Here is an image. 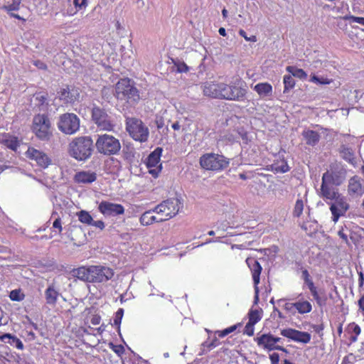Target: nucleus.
Segmentation results:
<instances>
[{"instance_id":"13d9d810","label":"nucleus","mask_w":364,"mask_h":364,"mask_svg":"<svg viewBox=\"0 0 364 364\" xmlns=\"http://www.w3.org/2000/svg\"><path fill=\"white\" fill-rule=\"evenodd\" d=\"M101 321V316L98 314H93L92 315L91 318H90V323L94 325V326H96V325H98L100 324Z\"/></svg>"},{"instance_id":"423d86ee","label":"nucleus","mask_w":364,"mask_h":364,"mask_svg":"<svg viewBox=\"0 0 364 364\" xmlns=\"http://www.w3.org/2000/svg\"><path fill=\"white\" fill-rule=\"evenodd\" d=\"M95 146L98 153L105 156L116 155L121 149L119 140L108 134L98 135Z\"/></svg>"},{"instance_id":"e2e57ef3","label":"nucleus","mask_w":364,"mask_h":364,"mask_svg":"<svg viewBox=\"0 0 364 364\" xmlns=\"http://www.w3.org/2000/svg\"><path fill=\"white\" fill-rule=\"evenodd\" d=\"M358 305L359 307V310L364 315V294L360 296V298L358 301Z\"/></svg>"},{"instance_id":"a878e982","label":"nucleus","mask_w":364,"mask_h":364,"mask_svg":"<svg viewBox=\"0 0 364 364\" xmlns=\"http://www.w3.org/2000/svg\"><path fill=\"white\" fill-rule=\"evenodd\" d=\"M21 5V0H12L11 2L8 1L7 4L2 6L1 9L6 11L10 17L26 22L25 18L14 13L20 9Z\"/></svg>"},{"instance_id":"de8ad7c7","label":"nucleus","mask_w":364,"mask_h":364,"mask_svg":"<svg viewBox=\"0 0 364 364\" xmlns=\"http://www.w3.org/2000/svg\"><path fill=\"white\" fill-rule=\"evenodd\" d=\"M174 65L177 68V71L178 73H186L188 71V67L184 62H174Z\"/></svg>"},{"instance_id":"69168bd1","label":"nucleus","mask_w":364,"mask_h":364,"mask_svg":"<svg viewBox=\"0 0 364 364\" xmlns=\"http://www.w3.org/2000/svg\"><path fill=\"white\" fill-rule=\"evenodd\" d=\"M255 288V298H254V303L255 304H257L259 301V287L258 285L254 284Z\"/></svg>"},{"instance_id":"a211bd4d","label":"nucleus","mask_w":364,"mask_h":364,"mask_svg":"<svg viewBox=\"0 0 364 364\" xmlns=\"http://www.w3.org/2000/svg\"><path fill=\"white\" fill-rule=\"evenodd\" d=\"M99 211L105 216H116L124 213V208L121 204L102 200L98 205Z\"/></svg>"},{"instance_id":"774afa93","label":"nucleus","mask_w":364,"mask_h":364,"mask_svg":"<svg viewBox=\"0 0 364 364\" xmlns=\"http://www.w3.org/2000/svg\"><path fill=\"white\" fill-rule=\"evenodd\" d=\"M339 237L341 238H342L344 241L347 242L348 241V237L347 235L344 233L343 230H341L338 231V232Z\"/></svg>"},{"instance_id":"6e6552de","label":"nucleus","mask_w":364,"mask_h":364,"mask_svg":"<svg viewBox=\"0 0 364 364\" xmlns=\"http://www.w3.org/2000/svg\"><path fill=\"white\" fill-rule=\"evenodd\" d=\"M80 120L74 113H65L60 116L58 122V129L63 134L72 135L80 129Z\"/></svg>"},{"instance_id":"a19ab883","label":"nucleus","mask_w":364,"mask_h":364,"mask_svg":"<svg viewBox=\"0 0 364 364\" xmlns=\"http://www.w3.org/2000/svg\"><path fill=\"white\" fill-rule=\"evenodd\" d=\"M9 298L14 301H21L24 299L25 295L21 289H14L10 292Z\"/></svg>"},{"instance_id":"72a5a7b5","label":"nucleus","mask_w":364,"mask_h":364,"mask_svg":"<svg viewBox=\"0 0 364 364\" xmlns=\"http://www.w3.org/2000/svg\"><path fill=\"white\" fill-rule=\"evenodd\" d=\"M254 90L260 97H264L272 94V86L268 82H260L255 86Z\"/></svg>"},{"instance_id":"bb28decb","label":"nucleus","mask_w":364,"mask_h":364,"mask_svg":"<svg viewBox=\"0 0 364 364\" xmlns=\"http://www.w3.org/2000/svg\"><path fill=\"white\" fill-rule=\"evenodd\" d=\"M154 213H155L154 210H150L144 213L139 219L141 224L142 225H149L155 223L163 222V218H161L159 214H156V215H154L153 214Z\"/></svg>"},{"instance_id":"5701e85b","label":"nucleus","mask_w":364,"mask_h":364,"mask_svg":"<svg viewBox=\"0 0 364 364\" xmlns=\"http://www.w3.org/2000/svg\"><path fill=\"white\" fill-rule=\"evenodd\" d=\"M73 180L75 183L78 184H90L97 180V173L90 170L80 171L75 173Z\"/></svg>"},{"instance_id":"2f4dec72","label":"nucleus","mask_w":364,"mask_h":364,"mask_svg":"<svg viewBox=\"0 0 364 364\" xmlns=\"http://www.w3.org/2000/svg\"><path fill=\"white\" fill-rule=\"evenodd\" d=\"M272 170L276 173H286L289 171L287 161L282 158L277 159L271 165Z\"/></svg>"},{"instance_id":"20e7f679","label":"nucleus","mask_w":364,"mask_h":364,"mask_svg":"<svg viewBox=\"0 0 364 364\" xmlns=\"http://www.w3.org/2000/svg\"><path fill=\"white\" fill-rule=\"evenodd\" d=\"M32 132L41 141H49L53 136V127L47 114H36L31 124Z\"/></svg>"},{"instance_id":"f3484780","label":"nucleus","mask_w":364,"mask_h":364,"mask_svg":"<svg viewBox=\"0 0 364 364\" xmlns=\"http://www.w3.org/2000/svg\"><path fill=\"white\" fill-rule=\"evenodd\" d=\"M281 335L295 342L306 344L310 342L311 336L306 331L288 328L281 331Z\"/></svg>"},{"instance_id":"0eeeda50","label":"nucleus","mask_w":364,"mask_h":364,"mask_svg":"<svg viewBox=\"0 0 364 364\" xmlns=\"http://www.w3.org/2000/svg\"><path fill=\"white\" fill-rule=\"evenodd\" d=\"M125 125L127 132L134 141L141 143L148 141L149 128L140 119L128 117L126 119Z\"/></svg>"},{"instance_id":"4468645a","label":"nucleus","mask_w":364,"mask_h":364,"mask_svg":"<svg viewBox=\"0 0 364 364\" xmlns=\"http://www.w3.org/2000/svg\"><path fill=\"white\" fill-rule=\"evenodd\" d=\"M25 154L28 159L34 161L40 168L43 169L48 168L52 163L51 159L47 154L34 147H28Z\"/></svg>"},{"instance_id":"09e8293b","label":"nucleus","mask_w":364,"mask_h":364,"mask_svg":"<svg viewBox=\"0 0 364 364\" xmlns=\"http://www.w3.org/2000/svg\"><path fill=\"white\" fill-rule=\"evenodd\" d=\"M109 347L118 355H121L124 353V348L122 345H114L110 343Z\"/></svg>"},{"instance_id":"6e6d98bb","label":"nucleus","mask_w":364,"mask_h":364,"mask_svg":"<svg viewBox=\"0 0 364 364\" xmlns=\"http://www.w3.org/2000/svg\"><path fill=\"white\" fill-rule=\"evenodd\" d=\"M239 135H240V138L242 139L243 144H247L250 142V139L249 138V134H248L247 132H246V131L239 132Z\"/></svg>"},{"instance_id":"c756f323","label":"nucleus","mask_w":364,"mask_h":364,"mask_svg":"<svg viewBox=\"0 0 364 364\" xmlns=\"http://www.w3.org/2000/svg\"><path fill=\"white\" fill-rule=\"evenodd\" d=\"M60 294L55 289L53 284L49 285L45 291L46 304L50 306H55Z\"/></svg>"},{"instance_id":"3c124183","label":"nucleus","mask_w":364,"mask_h":364,"mask_svg":"<svg viewBox=\"0 0 364 364\" xmlns=\"http://www.w3.org/2000/svg\"><path fill=\"white\" fill-rule=\"evenodd\" d=\"M255 325L252 323L247 322L245 327L244 333L249 336H252L254 335Z\"/></svg>"},{"instance_id":"603ef678","label":"nucleus","mask_w":364,"mask_h":364,"mask_svg":"<svg viewBox=\"0 0 364 364\" xmlns=\"http://www.w3.org/2000/svg\"><path fill=\"white\" fill-rule=\"evenodd\" d=\"M124 314L123 309H119L115 314V317L114 318V325H119Z\"/></svg>"},{"instance_id":"338daca9","label":"nucleus","mask_w":364,"mask_h":364,"mask_svg":"<svg viewBox=\"0 0 364 364\" xmlns=\"http://www.w3.org/2000/svg\"><path fill=\"white\" fill-rule=\"evenodd\" d=\"M313 328L316 331V333L319 334V333H322V331H323L324 326H323V324L314 325L313 326Z\"/></svg>"},{"instance_id":"49530a36","label":"nucleus","mask_w":364,"mask_h":364,"mask_svg":"<svg viewBox=\"0 0 364 364\" xmlns=\"http://www.w3.org/2000/svg\"><path fill=\"white\" fill-rule=\"evenodd\" d=\"M220 89H221V93H220V100H225L230 101L228 84L223 82V85Z\"/></svg>"},{"instance_id":"f03ea898","label":"nucleus","mask_w":364,"mask_h":364,"mask_svg":"<svg viewBox=\"0 0 364 364\" xmlns=\"http://www.w3.org/2000/svg\"><path fill=\"white\" fill-rule=\"evenodd\" d=\"M68 150L71 157L78 161H85L92 155L93 140L90 136L75 137L69 143Z\"/></svg>"},{"instance_id":"58836bf2","label":"nucleus","mask_w":364,"mask_h":364,"mask_svg":"<svg viewBox=\"0 0 364 364\" xmlns=\"http://www.w3.org/2000/svg\"><path fill=\"white\" fill-rule=\"evenodd\" d=\"M304 203L302 198H298L295 203L293 210V215L296 218H299L303 213Z\"/></svg>"},{"instance_id":"a18cd8bd","label":"nucleus","mask_w":364,"mask_h":364,"mask_svg":"<svg viewBox=\"0 0 364 364\" xmlns=\"http://www.w3.org/2000/svg\"><path fill=\"white\" fill-rule=\"evenodd\" d=\"M333 174L328 171L325 172L322 176V183L325 185H331L333 183Z\"/></svg>"},{"instance_id":"ddd939ff","label":"nucleus","mask_w":364,"mask_h":364,"mask_svg":"<svg viewBox=\"0 0 364 364\" xmlns=\"http://www.w3.org/2000/svg\"><path fill=\"white\" fill-rule=\"evenodd\" d=\"M301 277L304 282V284L309 289L311 294L315 300L316 304L320 307L326 306L327 303V296L326 295L321 296L319 294L317 288L315 286L312 279L311 278L309 272L306 269H302Z\"/></svg>"},{"instance_id":"9d476101","label":"nucleus","mask_w":364,"mask_h":364,"mask_svg":"<svg viewBox=\"0 0 364 364\" xmlns=\"http://www.w3.org/2000/svg\"><path fill=\"white\" fill-rule=\"evenodd\" d=\"M92 119L97 127L104 131H112L114 129L110 117L107 112L99 107H94L92 109Z\"/></svg>"},{"instance_id":"c03bdc74","label":"nucleus","mask_w":364,"mask_h":364,"mask_svg":"<svg viewBox=\"0 0 364 364\" xmlns=\"http://www.w3.org/2000/svg\"><path fill=\"white\" fill-rule=\"evenodd\" d=\"M73 1L77 11L85 9L88 5V0H73Z\"/></svg>"},{"instance_id":"0e129e2a","label":"nucleus","mask_w":364,"mask_h":364,"mask_svg":"<svg viewBox=\"0 0 364 364\" xmlns=\"http://www.w3.org/2000/svg\"><path fill=\"white\" fill-rule=\"evenodd\" d=\"M36 100L39 101L41 105L44 104L47 100V97L41 93H38L36 97Z\"/></svg>"},{"instance_id":"f257e3e1","label":"nucleus","mask_w":364,"mask_h":364,"mask_svg":"<svg viewBox=\"0 0 364 364\" xmlns=\"http://www.w3.org/2000/svg\"><path fill=\"white\" fill-rule=\"evenodd\" d=\"M73 276L88 283H106L114 275V270L107 266H82L72 271Z\"/></svg>"},{"instance_id":"7ed1b4c3","label":"nucleus","mask_w":364,"mask_h":364,"mask_svg":"<svg viewBox=\"0 0 364 364\" xmlns=\"http://www.w3.org/2000/svg\"><path fill=\"white\" fill-rule=\"evenodd\" d=\"M115 97L117 100H125L128 103L138 102L140 99L139 92L130 79L121 78L115 85Z\"/></svg>"},{"instance_id":"473e14b6","label":"nucleus","mask_w":364,"mask_h":364,"mask_svg":"<svg viewBox=\"0 0 364 364\" xmlns=\"http://www.w3.org/2000/svg\"><path fill=\"white\" fill-rule=\"evenodd\" d=\"M1 143L13 151H16L19 146L18 138L9 134L4 135Z\"/></svg>"},{"instance_id":"c9c22d12","label":"nucleus","mask_w":364,"mask_h":364,"mask_svg":"<svg viewBox=\"0 0 364 364\" xmlns=\"http://www.w3.org/2000/svg\"><path fill=\"white\" fill-rule=\"evenodd\" d=\"M6 338H9V339H11L12 340L13 343H15L16 345V347L19 349V350H23V344L22 343V341L18 338L17 337L14 336H12L11 334L10 333H4L3 334L2 336H0V340L3 342H6Z\"/></svg>"},{"instance_id":"c85d7f7f","label":"nucleus","mask_w":364,"mask_h":364,"mask_svg":"<svg viewBox=\"0 0 364 364\" xmlns=\"http://www.w3.org/2000/svg\"><path fill=\"white\" fill-rule=\"evenodd\" d=\"M321 195L323 198L331 200H334L341 196L334 188L325 184H321Z\"/></svg>"},{"instance_id":"4d7b16f0","label":"nucleus","mask_w":364,"mask_h":364,"mask_svg":"<svg viewBox=\"0 0 364 364\" xmlns=\"http://www.w3.org/2000/svg\"><path fill=\"white\" fill-rule=\"evenodd\" d=\"M33 64L40 70H46L48 69L47 65L40 60H34Z\"/></svg>"},{"instance_id":"2eb2a0df","label":"nucleus","mask_w":364,"mask_h":364,"mask_svg":"<svg viewBox=\"0 0 364 364\" xmlns=\"http://www.w3.org/2000/svg\"><path fill=\"white\" fill-rule=\"evenodd\" d=\"M254 341L259 348L265 350L272 351L274 350H278L287 353V349L283 346L274 345V335L271 333L257 335V336L254 338Z\"/></svg>"},{"instance_id":"4be33fe9","label":"nucleus","mask_w":364,"mask_h":364,"mask_svg":"<svg viewBox=\"0 0 364 364\" xmlns=\"http://www.w3.org/2000/svg\"><path fill=\"white\" fill-rule=\"evenodd\" d=\"M222 85L223 82H205L202 86L203 95L210 98L220 100Z\"/></svg>"},{"instance_id":"864d4df0","label":"nucleus","mask_w":364,"mask_h":364,"mask_svg":"<svg viewBox=\"0 0 364 364\" xmlns=\"http://www.w3.org/2000/svg\"><path fill=\"white\" fill-rule=\"evenodd\" d=\"M239 34L242 37H243L247 41L256 42L257 40L256 36L253 35V36H251L250 37H249V36H247L246 32L242 29H240L239 31Z\"/></svg>"},{"instance_id":"412c9836","label":"nucleus","mask_w":364,"mask_h":364,"mask_svg":"<svg viewBox=\"0 0 364 364\" xmlns=\"http://www.w3.org/2000/svg\"><path fill=\"white\" fill-rule=\"evenodd\" d=\"M348 194L353 198L360 197L364 194V186L358 176H353L348 181Z\"/></svg>"},{"instance_id":"6ab92c4d","label":"nucleus","mask_w":364,"mask_h":364,"mask_svg":"<svg viewBox=\"0 0 364 364\" xmlns=\"http://www.w3.org/2000/svg\"><path fill=\"white\" fill-rule=\"evenodd\" d=\"M348 208L349 205L346 203L343 196H341L335 199L334 203H331L330 206L333 221L336 223L339 218L343 215Z\"/></svg>"},{"instance_id":"9b49d317","label":"nucleus","mask_w":364,"mask_h":364,"mask_svg":"<svg viewBox=\"0 0 364 364\" xmlns=\"http://www.w3.org/2000/svg\"><path fill=\"white\" fill-rule=\"evenodd\" d=\"M163 152L161 147H156L149 154L146 160V165L149 173L154 177L157 178L162 169L161 157Z\"/></svg>"},{"instance_id":"ea45409f","label":"nucleus","mask_w":364,"mask_h":364,"mask_svg":"<svg viewBox=\"0 0 364 364\" xmlns=\"http://www.w3.org/2000/svg\"><path fill=\"white\" fill-rule=\"evenodd\" d=\"M310 81L318 85H329L333 80L324 77H319L314 74L311 75Z\"/></svg>"},{"instance_id":"f8f14e48","label":"nucleus","mask_w":364,"mask_h":364,"mask_svg":"<svg viewBox=\"0 0 364 364\" xmlns=\"http://www.w3.org/2000/svg\"><path fill=\"white\" fill-rule=\"evenodd\" d=\"M302 294L298 296V299L294 302H287L284 305V309L291 314L298 313L299 314H309L312 311L313 306L310 301L304 299Z\"/></svg>"},{"instance_id":"79ce46f5","label":"nucleus","mask_w":364,"mask_h":364,"mask_svg":"<svg viewBox=\"0 0 364 364\" xmlns=\"http://www.w3.org/2000/svg\"><path fill=\"white\" fill-rule=\"evenodd\" d=\"M249 321L248 322L252 323L253 324H256L261 320V316L259 311L258 310H250L249 314Z\"/></svg>"},{"instance_id":"b1692460","label":"nucleus","mask_w":364,"mask_h":364,"mask_svg":"<svg viewBox=\"0 0 364 364\" xmlns=\"http://www.w3.org/2000/svg\"><path fill=\"white\" fill-rule=\"evenodd\" d=\"M246 263L251 270L254 284L258 285L260 282V274L262 270V266L254 257H247Z\"/></svg>"},{"instance_id":"37998d69","label":"nucleus","mask_w":364,"mask_h":364,"mask_svg":"<svg viewBox=\"0 0 364 364\" xmlns=\"http://www.w3.org/2000/svg\"><path fill=\"white\" fill-rule=\"evenodd\" d=\"M344 19L348 21L350 24H352L353 23H359L362 26H364V17H359V16H346L344 17Z\"/></svg>"},{"instance_id":"e433bc0d","label":"nucleus","mask_w":364,"mask_h":364,"mask_svg":"<svg viewBox=\"0 0 364 364\" xmlns=\"http://www.w3.org/2000/svg\"><path fill=\"white\" fill-rule=\"evenodd\" d=\"M284 92H287L295 86V80L291 75H285L283 78Z\"/></svg>"},{"instance_id":"aec40b11","label":"nucleus","mask_w":364,"mask_h":364,"mask_svg":"<svg viewBox=\"0 0 364 364\" xmlns=\"http://www.w3.org/2000/svg\"><path fill=\"white\" fill-rule=\"evenodd\" d=\"M60 100L65 103H73L78 100L80 92L74 86L66 85L58 92Z\"/></svg>"},{"instance_id":"5fc2aeb1","label":"nucleus","mask_w":364,"mask_h":364,"mask_svg":"<svg viewBox=\"0 0 364 364\" xmlns=\"http://www.w3.org/2000/svg\"><path fill=\"white\" fill-rule=\"evenodd\" d=\"M155 124L158 129H162L165 126V121L162 116H156L155 119Z\"/></svg>"},{"instance_id":"680f3d73","label":"nucleus","mask_w":364,"mask_h":364,"mask_svg":"<svg viewBox=\"0 0 364 364\" xmlns=\"http://www.w3.org/2000/svg\"><path fill=\"white\" fill-rule=\"evenodd\" d=\"M90 225L95 226V228H99L100 230H104L105 225L102 220H93L92 223H91Z\"/></svg>"},{"instance_id":"bf43d9fd","label":"nucleus","mask_w":364,"mask_h":364,"mask_svg":"<svg viewBox=\"0 0 364 364\" xmlns=\"http://www.w3.org/2000/svg\"><path fill=\"white\" fill-rule=\"evenodd\" d=\"M341 364H354L353 354H349L348 355H346L343 358Z\"/></svg>"},{"instance_id":"1a4fd4ad","label":"nucleus","mask_w":364,"mask_h":364,"mask_svg":"<svg viewBox=\"0 0 364 364\" xmlns=\"http://www.w3.org/2000/svg\"><path fill=\"white\" fill-rule=\"evenodd\" d=\"M179 210V202L177 199H168L159 204L154 209L156 214H159L163 222L174 217Z\"/></svg>"},{"instance_id":"4c0bfd02","label":"nucleus","mask_w":364,"mask_h":364,"mask_svg":"<svg viewBox=\"0 0 364 364\" xmlns=\"http://www.w3.org/2000/svg\"><path fill=\"white\" fill-rule=\"evenodd\" d=\"M78 220L84 224L90 225L92 223V218L91 215L86 210H80L77 213Z\"/></svg>"},{"instance_id":"7c9ffc66","label":"nucleus","mask_w":364,"mask_h":364,"mask_svg":"<svg viewBox=\"0 0 364 364\" xmlns=\"http://www.w3.org/2000/svg\"><path fill=\"white\" fill-rule=\"evenodd\" d=\"M346 332L350 335V343H355L358 341V337L361 333L360 327L355 322H351L346 327Z\"/></svg>"},{"instance_id":"dca6fc26","label":"nucleus","mask_w":364,"mask_h":364,"mask_svg":"<svg viewBox=\"0 0 364 364\" xmlns=\"http://www.w3.org/2000/svg\"><path fill=\"white\" fill-rule=\"evenodd\" d=\"M230 101H243L247 95V85L246 83L242 80L239 79L235 82L228 84Z\"/></svg>"},{"instance_id":"f704fd0d","label":"nucleus","mask_w":364,"mask_h":364,"mask_svg":"<svg viewBox=\"0 0 364 364\" xmlns=\"http://www.w3.org/2000/svg\"><path fill=\"white\" fill-rule=\"evenodd\" d=\"M286 70L293 77H297L300 80H305L307 77L306 73L301 68H298L296 66L289 65L286 68Z\"/></svg>"},{"instance_id":"052dcab7","label":"nucleus","mask_w":364,"mask_h":364,"mask_svg":"<svg viewBox=\"0 0 364 364\" xmlns=\"http://www.w3.org/2000/svg\"><path fill=\"white\" fill-rule=\"evenodd\" d=\"M269 359L271 364H279V355L277 353H273L272 354L269 355Z\"/></svg>"},{"instance_id":"8fccbe9b","label":"nucleus","mask_w":364,"mask_h":364,"mask_svg":"<svg viewBox=\"0 0 364 364\" xmlns=\"http://www.w3.org/2000/svg\"><path fill=\"white\" fill-rule=\"evenodd\" d=\"M53 228L58 230V233L59 235L61 234L63 231V226H62V220L61 218L58 216L53 223Z\"/></svg>"},{"instance_id":"39448f33","label":"nucleus","mask_w":364,"mask_h":364,"mask_svg":"<svg viewBox=\"0 0 364 364\" xmlns=\"http://www.w3.org/2000/svg\"><path fill=\"white\" fill-rule=\"evenodd\" d=\"M199 163L202 168L218 172L227 168L230 160L222 154L206 153L200 157Z\"/></svg>"},{"instance_id":"cd10ccee","label":"nucleus","mask_w":364,"mask_h":364,"mask_svg":"<svg viewBox=\"0 0 364 364\" xmlns=\"http://www.w3.org/2000/svg\"><path fill=\"white\" fill-rule=\"evenodd\" d=\"M301 135L304 137L306 144L311 146H316L321 139L320 134L318 132L311 129L304 130Z\"/></svg>"},{"instance_id":"393cba45","label":"nucleus","mask_w":364,"mask_h":364,"mask_svg":"<svg viewBox=\"0 0 364 364\" xmlns=\"http://www.w3.org/2000/svg\"><path fill=\"white\" fill-rule=\"evenodd\" d=\"M240 326H241V323H238L237 324H235L233 326L228 327L223 330L215 331L214 333L215 336L211 339L210 343L208 344V347L213 348L218 346L220 344V342L219 341V340L216 337V336H218L219 338H224L225 336H228V334L236 331L237 328Z\"/></svg>"}]
</instances>
